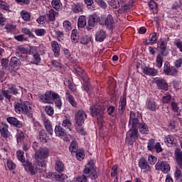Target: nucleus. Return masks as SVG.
<instances>
[{
	"label": "nucleus",
	"instance_id": "f257e3e1",
	"mask_svg": "<svg viewBox=\"0 0 182 182\" xmlns=\"http://www.w3.org/2000/svg\"><path fill=\"white\" fill-rule=\"evenodd\" d=\"M39 97L43 103L50 105L55 102L56 107L59 109L62 107V100L60 99V96H59V94L55 93L53 91L48 90L45 93V95H42Z\"/></svg>",
	"mask_w": 182,
	"mask_h": 182
},
{
	"label": "nucleus",
	"instance_id": "f03ea898",
	"mask_svg": "<svg viewBox=\"0 0 182 182\" xmlns=\"http://www.w3.org/2000/svg\"><path fill=\"white\" fill-rule=\"evenodd\" d=\"M24 168L27 173H30V174L35 175L38 171H41L42 168L46 167V162H36L34 164H32L30 162H26V164L23 165Z\"/></svg>",
	"mask_w": 182,
	"mask_h": 182
},
{
	"label": "nucleus",
	"instance_id": "7ed1b4c3",
	"mask_svg": "<svg viewBox=\"0 0 182 182\" xmlns=\"http://www.w3.org/2000/svg\"><path fill=\"white\" fill-rule=\"evenodd\" d=\"M84 173L87 177H90L91 180H96L99 176V169L95 167V161L91 160L87 163L84 170Z\"/></svg>",
	"mask_w": 182,
	"mask_h": 182
},
{
	"label": "nucleus",
	"instance_id": "20e7f679",
	"mask_svg": "<svg viewBox=\"0 0 182 182\" xmlns=\"http://www.w3.org/2000/svg\"><path fill=\"white\" fill-rule=\"evenodd\" d=\"M31 109L29 101H25L23 104L19 102L14 103V110L18 114H28V113H31Z\"/></svg>",
	"mask_w": 182,
	"mask_h": 182
},
{
	"label": "nucleus",
	"instance_id": "39448f33",
	"mask_svg": "<svg viewBox=\"0 0 182 182\" xmlns=\"http://www.w3.org/2000/svg\"><path fill=\"white\" fill-rule=\"evenodd\" d=\"M91 115L96 117L98 123H103V109L99 105H95L90 107Z\"/></svg>",
	"mask_w": 182,
	"mask_h": 182
},
{
	"label": "nucleus",
	"instance_id": "423d86ee",
	"mask_svg": "<svg viewBox=\"0 0 182 182\" xmlns=\"http://www.w3.org/2000/svg\"><path fill=\"white\" fill-rule=\"evenodd\" d=\"M139 139V130L137 129L132 128L127 133V142L129 146L133 145L134 141Z\"/></svg>",
	"mask_w": 182,
	"mask_h": 182
},
{
	"label": "nucleus",
	"instance_id": "0eeeda50",
	"mask_svg": "<svg viewBox=\"0 0 182 182\" xmlns=\"http://www.w3.org/2000/svg\"><path fill=\"white\" fill-rule=\"evenodd\" d=\"M170 164L167 161H159L155 165V170L162 171L164 174H167L170 171Z\"/></svg>",
	"mask_w": 182,
	"mask_h": 182
},
{
	"label": "nucleus",
	"instance_id": "6e6552de",
	"mask_svg": "<svg viewBox=\"0 0 182 182\" xmlns=\"http://www.w3.org/2000/svg\"><path fill=\"white\" fill-rule=\"evenodd\" d=\"M87 118V114L83 110L78 111L75 115V124L77 126H82L85 123V120Z\"/></svg>",
	"mask_w": 182,
	"mask_h": 182
},
{
	"label": "nucleus",
	"instance_id": "1a4fd4ad",
	"mask_svg": "<svg viewBox=\"0 0 182 182\" xmlns=\"http://www.w3.org/2000/svg\"><path fill=\"white\" fill-rule=\"evenodd\" d=\"M139 168L144 171V173H151V166L149 165V162L145 158H140L138 162Z\"/></svg>",
	"mask_w": 182,
	"mask_h": 182
},
{
	"label": "nucleus",
	"instance_id": "9d476101",
	"mask_svg": "<svg viewBox=\"0 0 182 182\" xmlns=\"http://www.w3.org/2000/svg\"><path fill=\"white\" fill-rule=\"evenodd\" d=\"M153 82L156 84L159 89L162 90H168V85L165 79L160 77H155L153 79Z\"/></svg>",
	"mask_w": 182,
	"mask_h": 182
},
{
	"label": "nucleus",
	"instance_id": "9b49d317",
	"mask_svg": "<svg viewBox=\"0 0 182 182\" xmlns=\"http://www.w3.org/2000/svg\"><path fill=\"white\" fill-rule=\"evenodd\" d=\"M49 149L48 148H40L36 151V156L40 160H45L49 157Z\"/></svg>",
	"mask_w": 182,
	"mask_h": 182
},
{
	"label": "nucleus",
	"instance_id": "f8f14e48",
	"mask_svg": "<svg viewBox=\"0 0 182 182\" xmlns=\"http://www.w3.org/2000/svg\"><path fill=\"white\" fill-rule=\"evenodd\" d=\"M164 73L170 76H174L177 74V70L174 67H170V63L166 62L164 67Z\"/></svg>",
	"mask_w": 182,
	"mask_h": 182
},
{
	"label": "nucleus",
	"instance_id": "ddd939ff",
	"mask_svg": "<svg viewBox=\"0 0 182 182\" xmlns=\"http://www.w3.org/2000/svg\"><path fill=\"white\" fill-rule=\"evenodd\" d=\"M167 42H168V38L167 40L164 38H161L158 41V48L161 49V52L163 56H166V55H167L166 53H164L167 49Z\"/></svg>",
	"mask_w": 182,
	"mask_h": 182
},
{
	"label": "nucleus",
	"instance_id": "4468645a",
	"mask_svg": "<svg viewBox=\"0 0 182 182\" xmlns=\"http://www.w3.org/2000/svg\"><path fill=\"white\" fill-rule=\"evenodd\" d=\"M126 105H127L126 95H122L119 100L118 109L121 115L123 114L124 110H126Z\"/></svg>",
	"mask_w": 182,
	"mask_h": 182
},
{
	"label": "nucleus",
	"instance_id": "2eb2a0df",
	"mask_svg": "<svg viewBox=\"0 0 182 182\" xmlns=\"http://www.w3.org/2000/svg\"><path fill=\"white\" fill-rule=\"evenodd\" d=\"M143 73L148 76H157L159 75V70L154 68L144 67L143 68Z\"/></svg>",
	"mask_w": 182,
	"mask_h": 182
},
{
	"label": "nucleus",
	"instance_id": "dca6fc26",
	"mask_svg": "<svg viewBox=\"0 0 182 182\" xmlns=\"http://www.w3.org/2000/svg\"><path fill=\"white\" fill-rule=\"evenodd\" d=\"M51 48L55 58L59 57L60 55V47H59V43H58V41H52Z\"/></svg>",
	"mask_w": 182,
	"mask_h": 182
},
{
	"label": "nucleus",
	"instance_id": "f3484780",
	"mask_svg": "<svg viewBox=\"0 0 182 182\" xmlns=\"http://www.w3.org/2000/svg\"><path fill=\"white\" fill-rule=\"evenodd\" d=\"M146 107L151 112H155L157 109V104H156V101L149 98L146 100Z\"/></svg>",
	"mask_w": 182,
	"mask_h": 182
},
{
	"label": "nucleus",
	"instance_id": "a211bd4d",
	"mask_svg": "<svg viewBox=\"0 0 182 182\" xmlns=\"http://www.w3.org/2000/svg\"><path fill=\"white\" fill-rule=\"evenodd\" d=\"M0 133L1 137H4V139H8L12 136L11 132L8 130V126L6 124H3L0 128Z\"/></svg>",
	"mask_w": 182,
	"mask_h": 182
},
{
	"label": "nucleus",
	"instance_id": "6ab92c4d",
	"mask_svg": "<svg viewBox=\"0 0 182 182\" xmlns=\"http://www.w3.org/2000/svg\"><path fill=\"white\" fill-rule=\"evenodd\" d=\"M100 21V18L97 14L90 16L88 25L91 27L96 26L97 22Z\"/></svg>",
	"mask_w": 182,
	"mask_h": 182
},
{
	"label": "nucleus",
	"instance_id": "aec40b11",
	"mask_svg": "<svg viewBox=\"0 0 182 182\" xmlns=\"http://www.w3.org/2000/svg\"><path fill=\"white\" fill-rule=\"evenodd\" d=\"M175 157L180 168H182V151L180 149L175 150Z\"/></svg>",
	"mask_w": 182,
	"mask_h": 182
},
{
	"label": "nucleus",
	"instance_id": "412c9836",
	"mask_svg": "<svg viewBox=\"0 0 182 182\" xmlns=\"http://www.w3.org/2000/svg\"><path fill=\"white\" fill-rule=\"evenodd\" d=\"M164 140L166 144H167L168 146L177 144V139H176V136L173 135H168L166 136Z\"/></svg>",
	"mask_w": 182,
	"mask_h": 182
},
{
	"label": "nucleus",
	"instance_id": "4be33fe9",
	"mask_svg": "<svg viewBox=\"0 0 182 182\" xmlns=\"http://www.w3.org/2000/svg\"><path fill=\"white\" fill-rule=\"evenodd\" d=\"M44 126L46 127V131L50 136L53 134V128H52V123L50 121L46 118L43 119Z\"/></svg>",
	"mask_w": 182,
	"mask_h": 182
},
{
	"label": "nucleus",
	"instance_id": "5701e85b",
	"mask_svg": "<svg viewBox=\"0 0 182 182\" xmlns=\"http://www.w3.org/2000/svg\"><path fill=\"white\" fill-rule=\"evenodd\" d=\"M10 65L14 67V70H18L21 66V61L16 57H13L11 59Z\"/></svg>",
	"mask_w": 182,
	"mask_h": 182
},
{
	"label": "nucleus",
	"instance_id": "b1692460",
	"mask_svg": "<svg viewBox=\"0 0 182 182\" xmlns=\"http://www.w3.org/2000/svg\"><path fill=\"white\" fill-rule=\"evenodd\" d=\"M106 38V32L102 30H100L97 32L95 35V39L97 42H103Z\"/></svg>",
	"mask_w": 182,
	"mask_h": 182
},
{
	"label": "nucleus",
	"instance_id": "393cba45",
	"mask_svg": "<svg viewBox=\"0 0 182 182\" xmlns=\"http://www.w3.org/2000/svg\"><path fill=\"white\" fill-rule=\"evenodd\" d=\"M71 9L74 14H80V12H82L83 10V4L82 3L74 4L72 6Z\"/></svg>",
	"mask_w": 182,
	"mask_h": 182
},
{
	"label": "nucleus",
	"instance_id": "a878e982",
	"mask_svg": "<svg viewBox=\"0 0 182 182\" xmlns=\"http://www.w3.org/2000/svg\"><path fill=\"white\" fill-rule=\"evenodd\" d=\"M62 126L65 128L67 132H72L73 127H72V122H70V119L66 118L63 121Z\"/></svg>",
	"mask_w": 182,
	"mask_h": 182
},
{
	"label": "nucleus",
	"instance_id": "bb28decb",
	"mask_svg": "<svg viewBox=\"0 0 182 182\" xmlns=\"http://www.w3.org/2000/svg\"><path fill=\"white\" fill-rule=\"evenodd\" d=\"M7 122L10 124H13V126H16V127H22V122H21L19 120H17L15 117H8Z\"/></svg>",
	"mask_w": 182,
	"mask_h": 182
},
{
	"label": "nucleus",
	"instance_id": "cd10ccee",
	"mask_svg": "<svg viewBox=\"0 0 182 182\" xmlns=\"http://www.w3.org/2000/svg\"><path fill=\"white\" fill-rule=\"evenodd\" d=\"M55 133L58 137H63L64 136H66V132H65V129H63V128H62L60 125L55 126Z\"/></svg>",
	"mask_w": 182,
	"mask_h": 182
},
{
	"label": "nucleus",
	"instance_id": "c85d7f7f",
	"mask_svg": "<svg viewBox=\"0 0 182 182\" xmlns=\"http://www.w3.org/2000/svg\"><path fill=\"white\" fill-rule=\"evenodd\" d=\"M38 136H39V139H40V140L42 143H47L48 142V137L46 134V132L44 129H41L38 132Z\"/></svg>",
	"mask_w": 182,
	"mask_h": 182
},
{
	"label": "nucleus",
	"instance_id": "c756f323",
	"mask_svg": "<svg viewBox=\"0 0 182 182\" xmlns=\"http://www.w3.org/2000/svg\"><path fill=\"white\" fill-rule=\"evenodd\" d=\"M139 132L141 134H149V127H147V124H146V123L142 122L140 124V125L139 126Z\"/></svg>",
	"mask_w": 182,
	"mask_h": 182
},
{
	"label": "nucleus",
	"instance_id": "7c9ffc66",
	"mask_svg": "<svg viewBox=\"0 0 182 182\" xmlns=\"http://www.w3.org/2000/svg\"><path fill=\"white\" fill-rule=\"evenodd\" d=\"M114 24V21L113 20V16L111 15H108L105 19V25L109 28V29H112L113 28V25Z\"/></svg>",
	"mask_w": 182,
	"mask_h": 182
},
{
	"label": "nucleus",
	"instance_id": "2f4dec72",
	"mask_svg": "<svg viewBox=\"0 0 182 182\" xmlns=\"http://www.w3.org/2000/svg\"><path fill=\"white\" fill-rule=\"evenodd\" d=\"M65 97L69 103H70V105L73 106V107H76V106H77V103L75 100V98L73 97V96L69 94V92H66Z\"/></svg>",
	"mask_w": 182,
	"mask_h": 182
},
{
	"label": "nucleus",
	"instance_id": "473e14b6",
	"mask_svg": "<svg viewBox=\"0 0 182 182\" xmlns=\"http://www.w3.org/2000/svg\"><path fill=\"white\" fill-rule=\"evenodd\" d=\"M20 15L22 19L24 20L26 22L31 21V14L28 11L26 10H22L20 13Z\"/></svg>",
	"mask_w": 182,
	"mask_h": 182
},
{
	"label": "nucleus",
	"instance_id": "72a5a7b5",
	"mask_svg": "<svg viewBox=\"0 0 182 182\" xmlns=\"http://www.w3.org/2000/svg\"><path fill=\"white\" fill-rule=\"evenodd\" d=\"M63 26L65 32H70L72 31V23L68 20L63 21Z\"/></svg>",
	"mask_w": 182,
	"mask_h": 182
},
{
	"label": "nucleus",
	"instance_id": "f704fd0d",
	"mask_svg": "<svg viewBox=\"0 0 182 182\" xmlns=\"http://www.w3.org/2000/svg\"><path fill=\"white\" fill-rule=\"evenodd\" d=\"M71 40L74 43H77V42H79V34H77V31H72Z\"/></svg>",
	"mask_w": 182,
	"mask_h": 182
},
{
	"label": "nucleus",
	"instance_id": "c9c22d12",
	"mask_svg": "<svg viewBox=\"0 0 182 182\" xmlns=\"http://www.w3.org/2000/svg\"><path fill=\"white\" fill-rule=\"evenodd\" d=\"M77 26L78 28H85L86 26V17L81 16L78 18Z\"/></svg>",
	"mask_w": 182,
	"mask_h": 182
},
{
	"label": "nucleus",
	"instance_id": "e433bc0d",
	"mask_svg": "<svg viewBox=\"0 0 182 182\" xmlns=\"http://www.w3.org/2000/svg\"><path fill=\"white\" fill-rule=\"evenodd\" d=\"M77 149H78L77 142H76L75 141H73L69 147V150H70V153H77Z\"/></svg>",
	"mask_w": 182,
	"mask_h": 182
},
{
	"label": "nucleus",
	"instance_id": "4c0bfd02",
	"mask_svg": "<svg viewBox=\"0 0 182 182\" xmlns=\"http://www.w3.org/2000/svg\"><path fill=\"white\" fill-rule=\"evenodd\" d=\"M85 5H87L88 9L90 11H95V2L93 0H84Z\"/></svg>",
	"mask_w": 182,
	"mask_h": 182
},
{
	"label": "nucleus",
	"instance_id": "58836bf2",
	"mask_svg": "<svg viewBox=\"0 0 182 182\" xmlns=\"http://www.w3.org/2000/svg\"><path fill=\"white\" fill-rule=\"evenodd\" d=\"M63 163L60 161H55V170L56 171H58V173H60L63 171Z\"/></svg>",
	"mask_w": 182,
	"mask_h": 182
},
{
	"label": "nucleus",
	"instance_id": "ea45409f",
	"mask_svg": "<svg viewBox=\"0 0 182 182\" xmlns=\"http://www.w3.org/2000/svg\"><path fill=\"white\" fill-rule=\"evenodd\" d=\"M41 55L39 53H36L33 55V65H39L41 63Z\"/></svg>",
	"mask_w": 182,
	"mask_h": 182
},
{
	"label": "nucleus",
	"instance_id": "a19ab883",
	"mask_svg": "<svg viewBox=\"0 0 182 182\" xmlns=\"http://www.w3.org/2000/svg\"><path fill=\"white\" fill-rule=\"evenodd\" d=\"M156 147V141L154 139H149L147 145V149L149 151H153Z\"/></svg>",
	"mask_w": 182,
	"mask_h": 182
},
{
	"label": "nucleus",
	"instance_id": "79ce46f5",
	"mask_svg": "<svg viewBox=\"0 0 182 182\" xmlns=\"http://www.w3.org/2000/svg\"><path fill=\"white\" fill-rule=\"evenodd\" d=\"M156 68H158V69L161 68V66H163V57L161 56V54L156 56Z\"/></svg>",
	"mask_w": 182,
	"mask_h": 182
},
{
	"label": "nucleus",
	"instance_id": "37998d69",
	"mask_svg": "<svg viewBox=\"0 0 182 182\" xmlns=\"http://www.w3.org/2000/svg\"><path fill=\"white\" fill-rule=\"evenodd\" d=\"M51 4L53 8H54V9H56V11L60 9V6H62V3L60 2V0H53Z\"/></svg>",
	"mask_w": 182,
	"mask_h": 182
},
{
	"label": "nucleus",
	"instance_id": "c03bdc74",
	"mask_svg": "<svg viewBox=\"0 0 182 182\" xmlns=\"http://www.w3.org/2000/svg\"><path fill=\"white\" fill-rule=\"evenodd\" d=\"M24 153L22 151H17L16 156L17 159L21 163H25V156H23Z\"/></svg>",
	"mask_w": 182,
	"mask_h": 182
},
{
	"label": "nucleus",
	"instance_id": "a18cd8bd",
	"mask_svg": "<svg viewBox=\"0 0 182 182\" xmlns=\"http://www.w3.org/2000/svg\"><path fill=\"white\" fill-rule=\"evenodd\" d=\"M9 8H11V6L8 4V3L0 1V9H2L3 11H9Z\"/></svg>",
	"mask_w": 182,
	"mask_h": 182
},
{
	"label": "nucleus",
	"instance_id": "49530a36",
	"mask_svg": "<svg viewBox=\"0 0 182 182\" xmlns=\"http://www.w3.org/2000/svg\"><path fill=\"white\" fill-rule=\"evenodd\" d=\"M5 29H6V31L9 32H16V26L7 23L5 26Z\"/></svg>",
	"mask_w": 182,
	"mask_h": 182
},
{
	"label": "nucleus",
	"instance_id": "de8ad7c7",
	"mask_svg": "<svg viewBox=\"0 0 182 182\" xmlns=\"http://www.w3.org/2000/svg\"><path fill=\"white\" fill-rule=\"evenodd\" d=\"M140 123H139V119H133L132 121H129V125L132 126V129H137L140 126Z\"/></svg>",
	"mask_w": 182,
	"mask_h": 182
},
{
	"label": "nucleus",
	"instance_id": "09e8293b",
	"mask_svg": "<svg viewBox=\"0 0 182 182\" xmlns=\"http://www.w3.org/2000/svg\"><path fill=\"white\" fill-rule=\"evenodd\" d=\"M74 70H75L76 75H77L78 76H80V77H82V78L85 77V71H83V70H82V68H80L79 67H75Z\"/></svg>",
	"mask_w": 182,
	"mask_h": 182
},
{
	"label": "nucleus",
	"instance_id": "8fccbe9b",
	"mask_svg": "<svg viewBox=\"0 0 182 182\" xmlns=\"http://www.w3.org/2000/svg\"><path fill=\"white\" fill-rule=\"evenodd\" d=\"M109 5L112 8H114V9H119V8H120V2L116 0H110Z\"/></svg>",
	"mask_w": 182,
	"mask_h": 182
},
{
	"label": "nucleus",
	"instance_id": "3c124183",
	"mask_svg": "<svg viewBox=\"0 0 182 182\" xmlns=\"http://www.w3.org/2000/svg\"><path fill=\"white\" fill-rule=\"evenodd\" d=\"M55 178L56 180H58V181L65 182L68 180V176L63 173H60L55 176Z\"/></svg>",
	"mask_w": 182,
	"mask_h": 182
},
{
	"label": "nucleus",
	"instance_id": "603ef678",
	"mask_svg": "<svg viewBox=\"0 0 182 182\" xmlns=\"http://www.w3.org/2000/svg\"><path fill=\"white\" fill-rule=\"evenodd\" d=\"M6 164H7V167L9 170H15V168H16V165L11 159H7Z\"/></svg>",
	"mask_w": 182,
	"mask_h": 182
},
{
	"label": "nucleus",
	"instance_id": "864d4df0",
	"mask_svg": "<svg viewBox=\"0 0 182 182\" xmlns=\"http://www.w3.org/2000/svg\"><path fill=\"white\" fill-rule=\"evenodd\" d=\"M35 33L37 36H43L46 35V30L43 28H38L35 30Z\"/></svg>",
	"mask_w": 182,
	"mask_h": 182
},
{
	"label": "nucleus",
	"instance_id": "5fc2aeb1",
	"mask_svg": "<svg viewBox=\"0 0 182 182\" xmlns=\"http://www.w3.org/2000/svg\"><path fill=\"white\" fill-rule=\"evenodd\" d=\"M48 18L50 21H55L56 19V11L51 9L48 11Z\"/></svg>",
	"mask_w": 182,
	"mask_h": 182
},
{
	"label": "nucleus",
	"instance_id": "6e6d98bb",
	"mask_svg": "<svg viewBox=\"0 0 182 182\" xmlns=\"http://www.w3.org/2000/svg\"><path fill=\"white\" fill-rule=\"evenodd\" d=\"M149 9L152 11H157V9L159 8V6L156 3H155L154 1H150L149 3Z\"/></svg>",
	"mask_w": 182,
	"mask_h": 182
},
{
	"label": "nucleus",
	"instance_id": "4d7b16f0",
	"mask_svg": "<svg viewBox=\"0 0 182 182\" xmlns=\"http://www.w3.org/2000/svg\"><path fill=\"white\" fill-rule=\"evenodd\" d=\"M45 110L47 114H48V116H53V113H55L53 107H52L50 105L46 106Z\"/></svg>",
	"mask_w": 182,
	"mask_h": 182
},
{
	"label": "nucleus",
	"instance_id": "13d9d810",
	"mask_svg": "<svg viewBox=\"0 0 182 182\" xmlns=\"http://www.w3.org/2000/svg\"><path fill=\"white\" fill-rule=\"evenodd\" d=\"M149 41L151 45L157 42V34L156 33H153L149 36Z\"/></svg>",
	"mask_w": 182,
	"mask_h": 182
},
{
	"label": "nucleus",
	"instance_id": "bf43d9fd",
	"mask_svg": "<svg viewBox=\"0 0 182 182\" xmlns=\"http://www.w3.org/2000/svg\"><path fill=\"white\" fill-rule=\"evenodd\" d=\"M171 109H172L173 112L178 113V111L180 110V108L178 107V104L177 102H176L175 101H173L171 102Z\"/></svg>",
	"mask_w": 182,
	"mask_h": 182
},
{
	"label": "nucleus",
	"instance_id": "052dcab7",
	"mask_svg": "<svg viewBox=\"0 0 182 182\" xmlns=\"http://www.w3.org/2000/svg\"><path fill=\"white\" fill-rule=\"evenodd\" d=\"M76 159H77V160L82 161V160H83V159H85V153H83V151H77Z\"/></svg>",
	"mask_w": 182,
	"mask_h": 182
},
{
	"label": "nucleus",
	"instance_id": "680f3d73",
	"mask_svg": "<svg viewBox=\"0 0 182 182\" xmlns=\"http://www.w3.org/2000/svg\"><path fill=\"white\" fill-rule=\"evenodd\" d=\"M76 130L79 134H81V136H86V134H87V132L85 130V129L80 126L77 127Z\"/></svg>",
	"mask_w": 182,
	"mask_h": 182
},
{
	"label": "nucleus",
	"instance_id": "e2e57ef3",
	"mask_svg": "<svg viewBox=\"0 0 182 182\" xmlns=\"http://www.w3.org/2000/svg\"><path fill=\"white\" fill-rule=\"evenodd\" d=\"M55 35L59 41H63V32L59 30L55 31Z\"/></svg>",
	"mask_w": 182,
	"mask_h": 182
},
{
	"label": "nucleus",
	"instance_id": "0e129e2a",
	"mask_svg": "<svg viewBox=\"0 0 182 182\" xmlns=\"http://www.w3.org/2000/svg\"><path fill=\"white\" fill-rule=\"evenodd\" d=\"M25 138V134L23 132H18L17 134V142L20 143V141H22L23 139Z\"/></svg>",
	"mask_w": 182,
	"mask_h": 182
},
{
	"label": "nucleus",
	"instance_id": "69168bd1",
	"mask_svg": "<svg viewBox=\"0 0 182 182\" xmlns=\"http://www.w3.org/2000/svg\"><path fill=\"white\" fill-rule=\"evenodd\" d=\"M174 45H176V48H178V49H179L180 52L182 53V41L179 39L176 40L174 41Z\"/></svg>",
	"mask_w": 182,
	"mask_h": 182
},
{
	"label": "nucleus",
	"instance_id": "338daca9",
	"mask_svg": "<svg viewBox=\"0 0 182 182\" xmlns=\"http://www.w3.org/2000/svg\"><path fill=\"white\" fill-rule=\"evenodd\" d=\"M174 177L177 180H178V178H181L182 177V172L180 171V169H178V168H176V171L174 173Z\"/></svg>",
	"mask_w": 182,
	"mask_h": 182
},
{
	"label": "nucleus",
	"instance_id": "774afa93",
	"mask_svg": "<svg viewBox=\"0 0 182 182\" xmlns=\"http://www.w3.org/2000/svg\"><path fill=\"white\" fill-rule=\"evenodd\" d=\"M75 182H87V178H86V176L82 175L77 177Z\"/></svg>",
	"mask_w": 182,
	"mask_h": 182
}]
</instances>
